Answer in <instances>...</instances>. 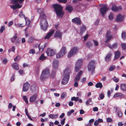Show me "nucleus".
<instances>
[{"instance_id":"nucleus-1","label":"nucleus","mask_w":126,"mask_h":126,"mask_svg":"<svg viewBox=\"0 0 126 126\" xmlns=\"http://www.w3.org/2000/svg\"><path fill=\"white\" fill-rule=\"evenodd\" d=\"M70 72V70L69 68H67L64 71V77L62 81L63 85L66 84L68 82L69 78V74Z\"/></svg>"},{"instance_id":"nucleus-2","label":"nucleus","mask_w":126,"mask_h":126,"mask_svg":"<svg viewBox=\"0 0 126 126\" xmlns=\"http://www.w3.org/2000/svg\"><path fill=\"white\" fill-rule=\"evenodd\" d=\"M57 16L59 17H62L64 14L63 11V7L60 5L56 4L52 5Z\"/></svg>"},{"instance_id":"nucleus-3","label":"nucleus","mask_w":126,"mask_h":126,"mask_svg":"<svg viewBox=\"0 0 126 126\" xmlns=\"http://www.w3.org/2000/svg\"><path fill=\"white\" fill-rule=\"evenodd\" d=\"M24 0H11V2L13 4H15L11 6L10 7L13 10L16 9L18 8H21L22 5L19 4L23 2Z\"/></svg>"},{"instance_id":"nucleus-4","label":"nucleus","mask_w":126,"mask_h":126,"mask_svg":"<svg viewBox=\"0 0 126 126\" xmlns=\"http://www.w3.org/2000/svg\"><path fill=\"white\" fill-rule=\"evenodd\" d=\"M39 20H40V25L41 29L43 31L46 30L48 27V25L45 17L41 18V17Z\"/></svg>"},{"instance_id":"nucleus-5","label":"nucleus","mask_w":126,"mask_h":126,"mask_svg":"<svg viewBox=\"0 0 126 126\" xmlns=\"http://www.w3.org/2000/svg\"><path fill=\"white\" fill-rule=\"evenodd\" d=\"M95 61L93 60L91 61L88 66V69L89 71L91 72V73L93 74L94 71L95 69Z\"/></svg>"},{"instance_id":"nucleus-6","label":"nucleus","mask_w":126,"mask_h":126,"mask_svg":"<svg viewBox=\"0 0 126 126\" xmlns=\"http://www.w3.org/2000/svg\"><path fill=\"white\" fill-rule=\"evenodd\" d=\"M49 76V70L48 69H46L42 71L40 77V79L41 80H43L46 78L48 77Z\"/></svg>"},{"instance_id":"nucleus-7","label":"nucleus","mask_w":126,"mask_h":126,"mask_svg":"<svg viewBox=\"0 0 126 126\" xmlns=\"http://www.w3.org/2000/svg\"><path fill=\"white\" fill-rule=\"evenodd\" d=\"M49 76V70L48 69H46L42 71L40 77V79L41 80H43L46 78L48 77Z\"/></svg>"},{"instance_id":"nucleus-8","label":"nucleus","mask_w":126,"mask_h":126,"mask_svg":"<svg viewBox=\"0 0 126 126\" xmlns=\"http://www.w3.org/2000/svg\"><path fill=\"white\" fill-rule=\"evenodd\" d=\"M79 50L78 48L77 47L72 48L69 53L67 55L68 58H70L75 55Z\"/></svg>"},{"instance_id":"nucleus-9","label":"nucleus","mask_w":126,"mask_h":126,"mask_svg":"<svg viewBox=\"0 0 126 126\" xmlns=\"http://www.w3.org/2000/svg\"><path fill=\"white\" fill-rule=\"evenodd\" d=\"M66 53L65 47H63L60 52L56 55V57L57 58H60L63 56Z\"/></svg>"},{"instance_id":"nucleus-10","label":"nucleus","mask_w":126,"mask_h":126,"mask_svg":"<svg viewBox=\"0 0 126 126\" xmlns=\"http://www.w3.org/2000/svg\"><path fill=\"white\" fill-rule=\"evenodd\" d=\"M83 62V60L82 59H79L78 60L75 68V71L76 72H77L79 70Z\"/></svg>"},{"instance_id":"nucleus-11","label":"nucleus","mask_w":126,"mask_h":126,"mask_svg":"<svg viewBox=\"0 0 126 126\" xmlns=\"http://www.w3.org/2000/svg\"><path fill=\"white\" fill-rule=\"evenodd\" d=\"M47 56H52L56 53L55 50L50 48H48L46 51Z\"/></svg>"},{"instance_id":"nucleus-12","label":"nucleus","mask_w":126,"mask_h":126,"mask_svg":"<svg viewBox=\"0 0 126 126\" xmlns=\"http://www.w3.org/2000/svg\"><path fill=\"white\" fill-rule=\"evenodd\" d=\"M103 7L100 8V11L101 14L103 16H104L106 14V13L108 10L109 8L107 7L106 5H105Z\"/></svg>"},{"instance_id":"nucleus-13","label":"nucleus","mask_w":126,"mask_h":126,"mask_svg":"<svg viewBox=\"0 0 126 126\" xmlns=\"http://www.w3.org/2000/svg\"><path fill=\"white\" fill-rule=\"evenodd\" d=\"M116 113L119 117H121L122 115V113L120 108L116 107L115 108Z\"/></svg>"},{"instance_id":"nucleus-14","label":"nucleus","mask_w":126,"mask_h":126,"mask_svg":"<svg viewBox=\"0 0 126 126\" xmlns=\"http://www.w3.org/2000/svg\"><path fill=\"white\" fill-rule=\"evenodd\" d=\"M124 19V16L120 14L117 15L115 20L117 22H119L123 21Z\"/></svg>"},{"instance_id":"nucleus-15","label":"nucleus","mask_w":126,"mask_h":126,"mask_svg":"<svg viewBox=\"0 0 126 126\" xmlns=\"http://www.w3.org/2000/svg\"><path fill=\"white\" fill-rule=\"evenodd\" d=\"M72 21L78 25H80L81 23L80 19L78 17H75L72 20Z\"/></svg>"},{"instance_id":"nucleus-16","label":"nucleus","mask_w":126,"mask_h":126,"mask_svg":"<svg viewBox=\"0 0 126 126\" xmlns=\"http://www.w3.org/2000/svg\"><path fill=\"white\" fill-rule=\"evenodd\" d=\"M112 7L111 8V10L114 12H116L121 10L122 9V7L121 6H120L119 7H118L115 5H114L112 4Z\"/></svg>"},{"instance_id":"nucleus-17","label":"nucleus","mask_w":126,"mask_h":126,"mask_svg":"<svg viewBox=\"0 0 126 126\" xmlns=\"http://www.w3.org/2000/svg\"><path fill=\"white\" fill-rule=\"evenodd\" d=\"M55 31L53 30L50 31L45 37V39H49L51 35L54 33Z\"/></svg>"},{"instance_id":"nucleus-18","label":"nucleus","mask_w":126,"mask_h":126,"mask_svg":"<svg viewBox=\"0 0 126 126\" xmlns=\"http://www.w3.org/2000/svg\"><path fill=\"white\" fill-rule=\"evenodd\" d=\"M43 10L44 9L43 8L38 9L37 10L38 12L40 15L39 19H40L41 17V18H43L44 17H45V16L43 13Z\"/></svg>"},{"instance_id":"nucleus-19","label":"nucleus","mask_w":126,"mask_h":126,"mask_svg":"<svg viewBox=\"0 0 126 126\" xmlns=\"http://www.w3.org/2000/svg\"><path fill=\"white\" fill-rule=\"evenodd\" d=\"M62 33L59 30H57L55 33L54 37L59 38H61Z\"/></svg>"},{"instance_id":"nucleus-20","label":"nucleus","mask_w":126,"mask_h":126,"mask_svg":"<svg viewBox=\"0 0 126 126\" xmlns=\"http://www.w3.org/2000/svg\"><path fill=\"white\" fill-rule=\"evenodd\" d=\"M110 31H107L106 34V37L107 38L106 40L105 41V43H107L112 38V36L110 35Z\"/></svg>"},{"instance_id":"nucleus-21","label":"nucleus","mask_w":126,"mask_h":126,"mask_svg":"<svg viewBox=\"0 0 126 126\" xmlns=\"http://www.w3.org/2000/svg\"><path fill=\"white\" fill-rule=\"evenodd\" d=\"M30 85L27 82L25 83L24 85L23 89V92H27L29 88Z\"/></svg>"},{"instance_id":"nucleus-22","label":"nucleus","mask_w":126,"mask_h":126,"mask_svg":"<svg viewBox=\"0 0 126 126\" xmlns=\"http://www.w3.org/2000/svg\"><path fill=\"white\" fill-rule=\"evenodd\" d=\"M37 97V95L36 94H34L31 96L30 98L29 101L31 102H33L35 101Z\"/></svg>"},{"instance_id":"nucleus-23","label":"nucleus","mask_w":126,"mask_h":126,"mask_svg":"<svg viewBox=\"0 0 126 126\" xmlns=\"http://www.w3.org/2000/svg\"><path fill=\"white\" fill-rule=\"evenodd\" d=\"M58 61L57 60H54L53 63V67L54 69H55L57 68L58 66Z\"/></svg>"},{"instance_id":"nucleus-24","label":"nucleus","mask_w":126,"mask_h":126,"mask_svg":"<svg viewBox=\"0 0 126 126\" xmlns=\"http://www.w3.org/2000/svg\"><path fill=\"white\" fill-rule=\"evenodd\" d=\"M107 46L110 49H113L116 48L117 47L118 44L117 43H115L111 46L109 44H108Z\"/></svg>"},{"instance_id":"nucleus-25","label":"nucleus","mask_w":126,"mask_h":126,"mask_svg":"<svg viewBox=\"0 0 126 126\" xmlns=\"http://www.w3.org/2000/svg\"><path fill=\"white\" fill-rule=\"evenodd\" d=\"M103 122V120L99 118L95 121L94 123V125L95 126H97L98 125L99 123H102Z\"/></svg>"},{"instance_id":"nucleus-26","label":"nucleus","mask_w":126,"mask_h":126,"mask_svg":"<svg viewBox=\"0 0 126 126\" xmlns=\"http://www.w3.org/2000/svg\"><path fill=\"white\" fill-rule=\"evenodd\" d=\"M115 56L114 60H115L119 57L120 53L119 51H118L115 52Z\"/></svg>"},{"instance_id":"nucleus-27","label":"nucleus","mask_w":126,"mask_h":126,"mask_svg":"<svg viewBox=\"0 0 126 126\" xmlns=\"http://www.w3.org/2000/svg\"><path fill=\"white\" fill-rule=\"evenodd\" d=\"M58 116V115L57 114L55 115L51 114L48 115V117L50 118L53 119H56Z\"/></svg>"},{"instance_id":"nucleus-28","label":"nucleus","mask_w":126,"mask_h":126,"mask_svg":"<svg viewBox=\"0 0 126 126\" xmlns=\"http://www.w3.org/2000/svg\"><path fill=\"white\" fill-rule=\"evenodd\" d=\"M86 27L84 25L82 26L80 28V33L81 34H82L86 31Z\"/></svg>"},{"instance_id":"nucleus-29","label":"nucleus","mask_w":126,"mask_h":126,"mask_svg":"<svg viewBox=\"0 0 126 126\" xmlns=\"http://www.w3.org/2000/svg\"><path fill=\"white\" fill-rule=\"evenodd\" d=\"M12 67L15 69L18 70L19 68L17 64L16 63H14L12 64Z\"/></svg>"},{"instance_id":"nucleus-30","label":"nucleus","mask_w":126,"mask_h":126,"mask_svg":"<svg viewBox=\"0 0 126 126\" xmlns=\"http://www.w3.org/2000/svg\"><path fill=\"white\" fill-rule=\"evenodd\" d=\"M124 94L121 93H117L115 94L113 96V97L115 98L119 96H123Z\"/></svg>"},{"instance_id":"nucleus-31","label":"nucleus","mask_w":126,"mask_h":126,"mask_svg":"<svg viewBox=\"0 0 126 126\" xmlns=\"http://www.w3.org/2000/svg\"><path fill=\"white\" fill-rule=\"evenodd\" d=\"M111 55V54L110 53H109L106 57L105 58V59L106 60L108 61H109L110 59V56Z\"/></svg>"},{"instance_id":"nucleus-32","label":"nucleus","mask_w":126,"mask_h":126,"mask_svg":"<svg viewBox=\"0 0 126 126\" xmlns=\"http://www.w3.org/2000/svg\"><path fill=\"white\" fill-rule=\"evenodd\" d=\"M66 9L69 12H71L73 10L72 7L70 5L67 6L66 8Z\"/></svg>"},{"instance_id":"nucleus-33","label":"nucleus","mask_w":126,"mask_h":126,"mask_svg":"<svg viewBox=\"0 0 126 126\" xmlns=\"http://www.w3.org/2000/svg\"><path fill=\"white\" fill-rule=\"evenodd\" d=\"M120 88L123 91H126V85L121 84L120 86Z\"/></svg>"},{"instance_id":"nucleus-34","label":"nucleus","mask_w":126,"mask_h":126,"mask_svg":"<svg viewBox=\"0 0 126 126\" xmlns=\"http://www.w3.org/2000/svg\"><path fill=\"white\" fill-rule=\"evenodd\" d=\"M95 87L97 88H101L103 86L101 83L100 82H98L95 85Z\"/></svg>"},{"instance_id":"nucleus-35","label":"nucleus","mask_w":126,"mask_h":126,"mask_svg":"<svg viewBox=\"0 0 126 126\" xmlns=\"http://www.w3.org/2000/svg\"><path fill=\"white\" fill-rule=\"evenodd\" d=\"M46 57L44 56L43 54H42L40 56V57L39 58V60L43 61L45 60Z\"/></svg>"},{"instance_id":"nucleus-36","label":"nucleus","mask_w":126,"mask_h":126,"mask_svg":"<svg viewBox=\"0 0 126 126\" xmlns=\"http://www.w3.org/2000/svg\"><path fill=\"white\" fill-rule=\"evenodd\" d=\"M17 38V35L16 34H15V36L11 38V42L12 43L15 42Z\"/></svg>"},{"instance_id":"nucleus-37","label":"nucleus","mask_w":126,"mask_h":126,"mask_svg":"<svg viewBox=\"0 0 126 126\" xmlns=\"http://www.w3.org/2000/svg\"><path fill=\"white\" fill-rule=\"evenodd\" d=\"M45 45H43L42 46H40V45L39 46V50L40 52H42L44 48L45 47Z\"/></svg>"},{"instance_id":"nucleus-38","label":"nucleus","mask_w":126,"mask_h":126,"mask_svg":"<svg viewBox=\"0 0 126 126\" xmlns=\"http://www.w3.org/2000/svg\"><path fill=\"white\" fill-rule=\"evenodd\" d=\"M80 78L81 77L80 76L77 75L74 79V81H76L79 82Z\"/></svg>"},{"instance_id":"nucleus-39","label":"nucleus","mask_w":126,"mask_h":126,"mask_svg":"<svg viewBox=\"0 0 126 126\" xmlns=\"http://www.w3.org/2000/svg\"><path fill=\"white\" fill-rule=\"evenodd\" d=\"M23 99L25 101V102L27 104L28 103V100L27 97L26 96H22Z\"/></svg>"},{"instance_id":"nucleus-40","label":"nucleus","mask_w":126,"mask_h":126,"mask_svg":"<svg viewBox=\"0 0 126 126\" xmlns=\"http://www.w3.org/2000/svg\"><path fill=\"white\" fill-rule=\"evenodd\" d=\"M15 25L16 27H24V25L22 23H18L16 24V23H15Z\"/></svg>"},{"instance_id":"nucleus-41","label":"nucleus","mask_w":126,"mask_h":126,"mask_svg":"<svg viewBox=\"0 0 126 126\" xmlns=\"http://www.w3.org/2000/svg\"><path fill=\"white\" fill-rule=\"evenodd\" d=\"M92 101V98H89L86 102V104L87 105H90V103Z\"/></svg>"},{"instance_id":"nucleus-42","label":"nucleus","mask_w":126,"mask_h":126,"mask_svg":"<svg viewBox=\"0 0 126 126\" xmlns=\"http://www.w3.org/2000/svg\"><path fill=\"white\" fill-rule=\"evenodd\" d=\"M114 18V15L112 13H110L109 16V19L110 20H111L113 19Z\"/></svg>"},{"instance_id":"nucleus-43","label":"nucleus","mask_w":126,"mask_h":126,"mask_svg":"<svg viewBox=\"0 0 126 126\" xmlns=\"http://www.w3.org/2000/svg\"><path fill=\"white\" fill-rule=\"evenodd\" d=\"M36 90L35 86L34 85H32L31 86V91L32 92H33L35 91Z\"/></svg>"},{"instance_id":"nucleus-44","label":"nucleus","mask_w":126,"mask_h":126,"mask_svg":"<svg viewBox=\"0 0 126 126\" xmlns=\"http://www.w3.org/2000/svg\"><path fill=\"white\" fill-rule=\"evenodd\" d=\"M35 53V49H31L29 50V53L30 54H34Z\"/></svg>"},{"instance_id":"nucleus-45","label":"nucleus","mask_w":126,"mask_h":126,"mask_svg":"<svg viewBox=\"0 0 126 126\" xmlns=\"http://www.w3.org/2000/svg\"><path fill=\"white\" fill-rule=\"evenodd\" d=\"M104 97V95L103 93H101L99 95V97H98V99L100 100L103 99Z\"/></svg>"},{"instance_id":"nucleus-46","label":"nucleus","mask_w":126,"mask_h":126,"mask_svg":"<svg viewBox=\"0 0 126 126\" xmlns=\"http://www.w3.org/2000/svg\"><path fill=\"white\" fill-rule=\"evenodd\" d=\"M8 62V60L7 59L5 58L3 59L2 61V63L4 64H6Z\"/></svg>"},{"instance_id":"nucleus-47","label":"nucleus","mask_w":126,"mask_h":126,"mask_svg":"<svg viewBox=\"0 0 126 126\" xmlns=\"http://www.w3.org/2000/svg\"><path fill=\"white\" fill-rule=\"evenodd\" d=\"M79 100V97H73L71 98V100L72 101L74 100L75 101H77Z\"/></svg>"},{"instance_id":"nucleus-48","label":"nucleus","mask_w":126,"mask_h":126,"mask_svg":"<svg viewBox=\"0 0 126 126\" xmlns=\"http://www.w3.org/2000/svg\"><path fill=\"white\" fill-rule=\"evenodd\" d=\"M55 71H52L50 74V76L51 78H53L55 76Z\"/></svg>"},{"instance_id":"nucleus-49","label":"nucleus","mask_w":126,"mask_h":126,"mask_svg":"<svg viewBox=\"0 0 126 126\" xmlns=\"http://www.w3.org/2000/svg\"><path fill=\"white\" fill-rule=\"evenodd\" d=\"M122 37L123 39L126 38V32H123L122 33Z\"/></svg>"},{"instance_id":"nucleus-50","label":"nucleus","mask_w":126,"mask_h":126,"mask_svg":"<svg viewBox=\"0 0 126 126\" xmlns=\"http://www.w3.org/2000/svg\"><path fill=\"white\" fill-rule=\"evenodd\" d=\"M25 19L26 21V25H28L30 23V21L27 17H25Z\"/></svg>"},{"instance_id":"nucleus-51","label":"nucleus","mask_w":126,"mask_h":126,"mask_svg":"<svg viewBox=\"0 0 126 126\" xmlns=\"http://www.w3.org/2000/svg\"><path fill=\"white\" fill-rule=\"evenodd\" d=\"M113 80L116 82H118L119 80V79L118 78H117L116 77L114 76L113 78L112 79Z\"/></svg>"},{"instance_id":"nucleus-52","label":"nucleus","mask_w":126,"mask_h":126,"mask_svg":"<svg viewBox=\"0 0 126 126\" xmlns=\"http://www.w3.org/2000/svg\"><path fill=\"white\" fill-rule=\"evenodd\" d=\"M74 112V110L73 109L71 110L70 111L68 112H67V115L68 116H70L71 113H72Z\"/></svg>"},{"instance_id":"nucleus-53","label":"nucleus","mask_w":126,"mask_h":126,"mask_svg":"<svg viewBox=\"0 0 126 126\" xmlns=\"http://www.w3.org/2000/svg\"><path fill=\"white\" fill-rule=\"evenodd\" d=\"M21 58L19 56H17L16 58L14 59V60L15 62H17Z\"/></svg>"},{"instance_id":"nucleus-54","label":"nucleus","mask_w":126,"mask_h":126,"mask_svg":"<svg viewBox=\"0 0 126 126\" xmlns=\"http://www.w3.org/2000/svg\"><path fill=\"white\" fill-rule=\"evenodd\" d=\"M86 81V78L85 77H84L81 79L80 80V81L82 83H83Z\"/></svg>"},{"instance_id":"nucleus-55","label":"nucleus","mask_w":126,"mask_h":126,"mask_svg":"<svg viewBox=\"0 0 126 126\" xmlns=\"http://www.w3.org/2000/svg\"><path fill=\"white\" fill-rule=\"evenodd\" d=\"M115 68V66H111L109 68V70L110 71H112Z\"/></svg>"},{"instance_id":"nucleus-56","label":"nucleus","mask_w":126,"mask_h":126,"mask_svg":"<svg viewBox=\"0 0 126 126\" xmlns=\"http://www.w3.org/2000/svg\"><path fill=\"white\" fill-rule=\"evenodd\" d=\"M5 29V27L4 26H3L1 27L0 29V32L1 33H2L3 32V31Z\"/></svg>"},{"instance_id":"nucleus-57","label":"nucleus","mask_w":126,"mask_h":126,"mask_svg":"<svg viewBox=\"0 0 126 126\" xmlns=\"http://www.w3.org/2000/svg\"><path fill=\"white\" fill-rule=\"evenodd\" d=\"M19 16L21 17H25L24 15L23 14L22 12L21 11L19 15Z\"/></svg>"},{"instance_id":"nucleus-58","label":"nucleus","mask_w":126,"mask_h":126,"mask_svg":"<svg viewBox=\"0 0 126 126\" xmlns=\"http://www.w3.org/2000/svg\"><path fill=\"white\" fill-rule=\"evenodd\" d=\"M89 35L88 34H86L85 36L83 37V38L84 39V41H85L88 38L89 36Z\"/></svg>"},{"instance_id":"nucleus-59","label":"nucleus","mask_w":126,"mask_h":126,"mask_svg":"<svg viewBox=\"0 0 126 126\" xmlns=\"http://www.w3.org/2000/svg\"><path fill=\"white\" fill-rule=\"evenodd\" d=\"M66 95V94L65 93H63L61 96V98L63 99L65 96Z\"/></svg>"},{"instance_id":"nucleus-60","label":"nucleus","mask_w":126,"mask_h":126,"mask_svg":"<svg viewBox=\"0 0 126 126\" xmlns=\"http://www.w3.org/2000/svg\"><path fill=\"white\" fill-rule=\"evenodd\" d=\"M93 42L95 46H98V42L97 41L95 40H93Z\"/></svg>"},{"instance_id":"nucleus-61","label":"nucleus","mask_w":126,"mask_h":126,"mask_svg":"<svg viewBox=\"0 0 126 126\" xmlns=\"http://www.w3.org/2000/svg\"><path fill=\"white\" fill-rule=\"evenodd\" d=\"M99 19H97L96 20H95V22H94V25H98L99 23Z\"/></svg>"},{"instance_id":"nucleus-62","label":"nucleus","mask_w":126,"mask_h":126,"mask_svg":"<svg viewBox=\"0 0 126 126\" xmlns=\"http://www.w3.org/2000/svg\"><path fill=\"white\" fill-rule=\"evenodd\" d=\"M65 118H64L61 121V124L62 126L65 123Z\"/></svg>"},{"instance_id":"nucleus-63","label":"nucleus","mask_w":126,"mask_h":126,"mask_svg":"<svg viewBox=\"0 0 126 126\" xmlns=\"http://www.w3.org/2000/svg\"><path fill=\"white\" fill-rule=\"evenodd\" d=\"M121 45L122 48L124 49H126V44H122Z\"/></svg>"},{"instance_id":"nucleus-64","label":"nucleus","mask_w":126,"mask_h":126,"mask_svg":"<svg viewBox=\"0 0 126 126\" xmlns=\"http://www.w3.org/2000/svg\"><path fill=\"white\" fill-rule=\"evenodd\" d=\"M112 121V119L110 117H108L107 118V121L108 122L110 123Z\"/></svg>"}]
</instances>
